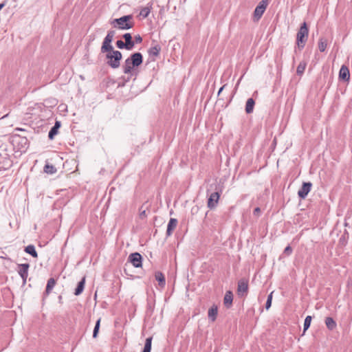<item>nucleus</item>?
Here are the masks:
<instances>
[{
    "mask_svg": "<svg viewBox=\"0 0 352 352\" xmlns=\"http://www.w3.org/2000/svg\"><path fill=\"white\" fill-rule=\"evenodd\" d=\"M143 63V56L140 52H135L132 54L124 61L122 65L123 72L125 74H133V69L138 67Z\"/></svg>",
    "mask_w": 352,
    "mask_h": 352,
    "instance_id": "obj_1",
    "label": "nucleus"
},
{
    "mask_svg": "<svg viewBox=\"0 0 352 352\" xmlns=\"http://www.w3.org/2000/svg\"><path fill=\"white\" fill-rule=\"evenodd\" d=\"M111 24L120 30H129L134 26L133 16L131 14L122 16L111 21Z\"/></svg>",
    "mask_w": 352,
    "mask_h": 352,
    "instance_id": "obj_2",
    "label": "nucleus"
},
{
    "mask_svg": "<svg viewBox=\"0 0 352 352\" xmlns=\"http://www.w3.org/2000/svg\"><path fill=\"white\" fill-rule=\"evenodd\" d=\"M105 53L107 65L112 69H118L120 66V61L122 58V53L113 49Z\"/></svg>",
    "mask_w": 352,
    "mask_h": 352,
    "instance_id": "obj_3",
    "label": "nucleus"
},
{
    "mask_svg": "<svg viewBox=\"0 0 352 352\" xmlns=\"http://www.w3.org/2000/svg\"><path fill=\"white\" fill-rule=\"evenodd\" d=\"M308 34L309 30L307 23L304 22L301 25L296 36V44L300 50L305 47V43L308 38Z\"/></svg>",
    "mask_w": 352,
    "mask_h": 352,
    "instance_id": "obj_4",
    "label": "nucleus"
},
{
    "mask_svg": "<svg viewBox=\"0 0 352 352\" xmlns=\"http://www.w3.org/2000/svg\"><path fill=\"white\" fill-rule=\"evenodd\" d=\"M116 32L114 30H109L107 36L104 37L102 45L100 49L101 53H105L107 51H111L113 49L111 42L113 40Z\"/></svg>",
    "mask_w": 352,
    "mask_h": 352,
    "instance_id": "obj_5",
    "label": "nucleus"
},
{
    "mask_svg": "<svg viewBox=\"0 0 352 352\" xmlns=\"http://www.w3.org/2000/svg\"><path fill=\"white\" fill-rule=\"evenodd\" d=\"M267 6V2L265 0H262L258 5L256 7L254 12V16L256 20L261 19L262 15L263 14L265 10H266Z\"/></svg>",
    "mask_w": 352,
    "mask_h": 352,
    "instance_id": "obj_6",
    "label": "nucleus"
},
{
    "mask_svg": "<svg viewBox=\"0 0 352 352\" xmlns=\"http://www.w3.org/2000/svg\"><path fill=\"white\" fill-rule=\"evenodd\" d=\"M248 291V282L245 279L239 280L237 285V294L243 297L247 295Z\"/></svg>",
    "mask_w": 352,
    "mask_h": 352,
    "instance_id": "obj_7",
    "label": "nucleus"
},
{
    "mask_svg": "<svg viewBox=\"0 0 352 352\" xmlns=\"http://www.w3.org/2000/svg\"><path fill=\"white\" fill-rule=\"evenodd\" d=\"M128 260L135 267H142V256L138 252L131 253L128 258Z\"/></svg>",
    "mask_w": 352,
    "mask_h": 352,
    "instance_id": "obj_8",
    "label": "nucleus"
},
{
    "mask_svg": "<svg viewBox=\"0 0 352 352\" xmlns=\"http://www.w3.org/2000/svg\"><path fill=\"white\" fill-rule=\"evenodd\" d=\"M312 186L311 182H303L301 188L298 192V195L300 199H305L310 192Z\"/></svg>",
    "mask_w": 352,
    "mask_h": 352,
    "instance_id": "obj_9",
    "label": "nucleus"
},
{
    "mask_svg": "<svg viewBox=\"0 0 352 352\" xmlns=\"http://www.w3.org/2000/svg\"><path fill=\"white\" fill-rule=\"evenodd\" d=\"M220 195L218 192H214L210 194L208 199V207L210 209H213L216 207L219 199Z\"/></svg>",
    "mask_w": 352,
    "mask_h": 352,
    "instance_id": "obj_10",
    "label": "nucleus"
},
{
    "mask_svg": "<svg viewBox=\"0 0 352 352\" xmlns=\"http://www.w3.org/2000/svg\"><path fill=\"white\" fill-rule=\"evenodd\" d=\"M177 225V220L176 219L171 218L169 220V222L167 226V230H166V236H170L172 234L173 231L176 228Z\"/></svg>",
    "mask_w": 352,
    "mask_h": 352,
    "instance_id": "obj_11",
    "label": "nucleus"
},
{
    "mask_svg": "<svg viewBox=\"0 0 352 352\" xmlns=\"http://www.w3.org/2000/svg\"><path fill=\"white\" fill-rule=\"evenodd\" d=\"M123 38L124 39L125 45H126L127 50H131L135 45V42L132 40V36L130 33H125L123 35Z\"/></svg>",
    "mask_w": 352,
    "mask_h": 352,
    "instance_id": "obj_12",
    "label": "nucleus"
},
{
    "mask_svg": "<svg viewBox=\"0 0 352 352\" xmlns=\"http://www.w3.org/2000/svg\"><path fill=\"white\" fill-rule=\"evenodd\" d=\"M339 78L344 80H349L350 78V72L348 67L342 65L340 69Z\"/></svg>",
    "mask_w": 352,
    "mask_h": 352,
    "instance_id": "obj_13",
    "label": "nucleus"
},
{
    "mask_svg": "<svg viewBox=\"0 0 352 352\" xmlns=\"http://www.w3.org/2000/svg\"><path fill=\"white\" fill-rule=\"evenodd\" d=\"M232 300H233V294L231 291H227L226 292V294L224 296L223 298V304L227 307L229 308L232 305Z\"/></svg>",
    "mask_w": 352,
    "mask_h": 352,
    "instance_id": "obj_14",
    "label": "nucleus"
},
{
    "mask_svg": "<svg viewBox=\"0 0 352 352\" xmlns=\"http://www.w3.org/2000/svg\"><path fill=\"white\" fill-rule=\"evenodd\" d=\"M60 127V122L56 121L52 126L48 133V138L50 140H53L54 136L58 133V129Z\"/></svg>",
    "mask_w": 352,
    "mask_h": 352,
    "instance_id": "obj_15",
    "label": "nucleus"
},
{
    "mask_svg": "<svg viewBox=\"0 0 352 352\" xmlns=\"http://www.w3.org/2000/svg\"><path fill=\"white\" fill-rule=\"evenodd\" d=\"M255 101L253 98H248L245 104V112L250 114L253 112Z\"/></svg>",
    "mask_w": 352,
    "mask_h": 352,
    "instance_id": "obj_16",
    "label": "nucleus"
},
{
    "mask_svg": "<svg viewBox=\"0 0 352 352\" xmlns=\"http://www.w3.org/2000/svg\"><path fill=\"white\" fill-rule=\"evenodd\" d=\"M217 314H218L217 307L212 306L208 310V318L211 321L214 322L217 318Z\"/></svg>",
    "mask_w": 352,
    "mask_h": 352,
    "instance_id": "obj_17",
    "label": "nucleus"
},
{
    "mask_svg": "<svg viewBox=\"0 0 352 352\" xmlns=\"http://www.w3.org/2000/svg\"><path fill=\"white\" fill-rule=\"evenodd\" d=\"M155 277L156 280L158 281V284L160 287H163L165 286L166 280L164 275L161 272H155Z\"/></svg>",
    "mask_w": 352,
    "mask_h": 352,
    "instance_id": "obj_18",
    "label": "nucleus"
},
{
    "mask_svg": "<svg viewBox=\"0 0 352 352\" xmlns=\"http://www.w3.org/2000/svg\"><path fill=\"white\" fill-rule=\"evenodd\" d=\"M85 284V277H83L82 280L78 283V285L75 289L74 294L76 296L80 295L84 290Z\"/></svg>",
    "mask_w": 352,
    "mask_h": 352,
    "instance_id": "obj_19",
    "label": "nucleus"
},
{
    "mask_svg": "<svg viewBox=\"0 0 352 352\" xmlns=\"http://www.w3.org/2000/svg\"><path fill=\"white\" fill-rule=\"evenodd\" d=\"M30 265L28 263H23L19 265V274L20 276H24L28 274V269H29Z\"/></svg>",
    "mask_w": 352,
    "mask_h": 352,
    "instance_id": "obj_20",
    "label": "nucleus"
},
{
    "mask_svg": "<svg viewBox=\"0 0 352 352\" xmlns=\"http://www.w3.org/2000/svg\"><path fill=\"white\" fill-rule=\"evenodd\" d=\"M55 285H56V280L54 278H50L47 280V286H46V289H45V294L47 295H48L52 292V290L54 287Z\"/></svg>",
    "mask_w": 352,
    "mask_h": 352,
    "instance_id": "obj_21",
    "label": "nucleus"
},
{
    "mask_svg": "<svg viewBox=\"0 0 352 352\" xmlns=\"http://www.w3.org/2000/svg\"><path fill=\"white\" fill-rule=\"evenodd\" d=\"M325 324L329 330H333L336 327V322L331 317L325 318Z\"/></svg>",
    "mask_w": 352,
    "mask_h": 352,
    "instance_id": "obj_22",
    "label": "nucleus"
},
{
    "mask_svg": "<svg viewBox=\"0 0 352 352\" xmlns=\"http://www.w3.org/2000/svg\"><path fill=\"white\" fill-rule=\"evenodd\" d=\"M25 252L30 254L34 258L38 257V254L35 250V247L33 245H29L25 248Z\"/></svg>",
    "mask_w": 352,
    "mask_h": 352,
    "instance_id": "obj_23",
    "label": "nucleus"
},
{
    "mask_svg": "<svg viewBox=\"0 0 352 352\" xmlns=\"http://www.w3.org/2000/svg\"><path fill=\"white\" fill-rule=\"evenodd\" d=\"M160 50H161L160 46L159 45H156L155 46L151 47L148 50V54L151 56H157L159 55Z\"/></svg>",
    "mask_w": 352,
    "mask_h": 352,
    "instance_id": "obj_24",
    "label": "nucleus"
},
{
    "mask_svg": "<svg viewBox=\"0 0 352 352\" xmlns=\"http://www.w3.org/2000/svg\"><path fill=\"white\" fill-rule=\"evenodd\" d=\"M44 172L48 174H54L56 172V168L52 164H46L44 166Z\"/></svg>",
    "mask_w": 352,
    "mask_h": 352,
    "instance_id": "obj_25",
    "label": "nucleus"
},
{
    "mask_svg": "<svg viewBox=\"0 0 352 352\" xmlns=\"http://www.w3.org/2000/svg\"><path fill=\"white\" fill-rule=\"evenodd\" d=\"M152 344V337L147 338L146 339L145 344L142 352H151Z\"/></svg>",
    "mask_w": 352,
    "mask_h": 352,
    "instance_id": "obj_26",
    "label": "nucleus"
},
{
    "mask_svg": "<svg viewBox=\"0 0 352 352\" xmlns=\"http://www.w3.org/2000/svg\"><path fill=\"white\" fill-rule=\"evenodd\" d=\"M327 45V39H324L323 38H320L319 42H318V48L321 52H323L325 51Z\"/></svg>",
    "mask_w": 352,
    "mask_h": 352,
    "instance_id": "obj_27",
    "label": "nucleus"
},
{
    "mask_svg": "<svg viewBox=\"0 0 352 352\" xmlns=\"http://www.w3.org/2000/svg\"><path fill=\"white\" fill-rule=\"evenodd\" d=\"M306 65L307 64L305 62H300L299 63L296 69V73L298 75H302L304 73L306 68Z\"/></svg>",
    "mask_w": 352,
    "mask_h": 352,
    "instance_id": "obj_28",
    "label": "nucleus"
},
{
    "mask_svg": "<svg viewBox=\"0 0 352 352\" xmlns=\"http://www.w3.org/2000/svg\"><path fill=\"white\" fill-rule=\"evenodd\" d=\"M100 321H101V319L99 318L96 322V324H95V327L94 329V331H93V338H96L98 336L100 326Z\"/></svg>",
    "mask_w": 352,
    "mask_h": 352,
    "instance_id": "obj_29",
    "label": "nucleus"
},
{
    "mask_svg": "<svg viewBox=\"0 0 352 352\" xmlns=\"http://www.w3.org/2000/svg\"><path fill=\"white\" fill-rule=\"evenodd\" d=\"M311 320H312V318L311 316H307L305 318V322H304V329H303L304 333L309 328Z\"/></svg>",
    "mask_w": 352,
    "mask_h": 352,
    "instance_id": "obj_30",
    "label": "nucleus"
},
{
    "mask_svg": "<svg viewBox=\"0 0 352 352\" xmlns=\"http://www.w3.org/2000/svg\"><path fill=\"white\" fill-rule=\"evenodd\" d=\"M151 12V9L148 7L142 8L140 10V14L143 16V18H146Z\"/></svg>",
    "mask_w": 352,
    "mask_h": 352,
    "instance_id": "obj_31",
    "label": "nucleus"
},
{
    "mask_svg": "<svg viewBox=\"0 0 352 352\" xmlns=\"http://www.w3.org/2000/svg\"><path fill=\"white\" fill-rule=\"evenodd\" d=\"M272 294L273 292H271L269 296H267V299L265 303V308L266 309H269L270 307L272 305Z\"/></svg>",
    "mask_w": 352,
    "mask_h": 352,
    "instance_id": "obj_32",
    "label": "nucleus"
},
{
    "mask_svg": "<svg viewBox=\"0 0 352 352\" xmlns=\"http://www.w3.org/2000/svg\"><path fill=\"white\" fill-rule=\"evenodd\" d=\"M116 46L119 49H126V50H127L126 45H125L124 42H123L122 40L117 41Z\"/></svg>",
    "mask_w": 352,
    "mask_h": 352,
    "instance_id": "obj_33",
    "label": "nucleus"
},
{
    "mask_svg": "<svg viewBox=\"0 0 352 352\" xmlns=\"http://www.w3.org/2000/svg\"><path fill=\"white\" fill-rule=\"evenodd\" d=\"M146 216V209H144V206H142L140 208V217L141 219H144Z\"/></svg>",
    "mask_w": 352,
    "mask_h": 352,
    "instance_id": "obj_34",
    "label": "nucleus"
},
{
    "mask_svg": "<svg viewBox=\"0 0 352 352\" xmlns=\"http://www.w3.org/2000/svg\"><path fill=\"white\" fill-rule=\"evenodd\" d=\"M292 249L289 245H287L284 250V253L287 255H290L292 254Z\"/></svg>",
    "mask_w": 352,
    "mask_h": 352,
    "instance_id": "obj_35",
    "label": "nucleus"
},
{
    "mask_svg": "<svg viewBox=\"0 0 352 352\" xmlns=\"http://www.w3.org/2000/svg\"><path fill=\"white\" fill-rule=\"evenodd\" d=\"M142 41V38L140 35H136L135 36V41L134 42L136 43H140Z\"/></svg>",
    "mask_w": 352,
    "mask_h": 352,
    "instance_id": "obj_36",
    "label": "nucleus"
},
{
    "mask_svg": "<svg viewBox=\"0 0 352 352\" xmlns=\"http://www.w3.org/2000/svg\"><path fill=\"white\" fill-rule=\"evenodd\" d=\"M260 212H261V209L258 207L256 208L253 211L254 215H258Z\"/></svg>",
    "mask_w": 352,
    "mask_h": 352,
    "instance_id": "obj_37",
    "label": "nucleus"
},
{
    "mask_svg": "<svg viewBox=\"0 0 352 352\" xmlns=\"http://www.w3.org/2000/svg\"><path fill=\"white\" fill-rule=\"evenodd\" d=\"M340 243H342V244H344V243H346L345 236H342L340 238Z\"/></svg>",
    "mask_w": 352,
    "mask_h": 352,
    "instance_id": "obj_38",
    "label": "nucleus"
},
{
    "mask_svg": "<svg viewBox=\"0 0 352 352\" xmlns=\"http://www.w3.org/2000/svg\"><path fill=\"white\" fill-rule=\"evenodd\" d=\"M28 274H27V275H24V276H23H23H21V278H22V279H23V283H25L26 280H27V278H28Z\"/></svg>",
    "mask_w": 352,
    "mask_h": 352,
    "instance_id": "obj_39",
    "label": "nucleus"
},
{
    "mask_svg": "<svg viewBox=\"0 0 352 352\" xmlns=\"http://www.w3.org/2000/svg\"><path fill=\"white\" fill-rule=\"evenodd\" d=\"M226 87V85H223V86H222V87L219 89V91H218V95H219V94H220V93H221V92H222V91H223V89H224V87Z\"/></svg>",
    "mask_w": 352,
    "mask_h": 352,
    "instance_id": "obj_40",
    "label": "nucleus"
},
{
    "mask_svg": "<svg viewBox=\"0 0 352 352\" xmlns=\"http://www.w3.org/2000/svg\"><path fill=\"white\" fill-rule=\"evenodd\" d=\"M5 6V3H0V10Z\"/></svg>",
    "mask_w": 352,
    "mask_h": 352,
    "instance_id": "obj_41",
    "label": "nucleus"
},
{
    "mask_svg": "<svg viewBox=\"0 0 352 352\" xmlns=\"http://www.w3.org/2000/svg\"><path fill=\"white\" fill-rule=\"evenodd\" d=\"M5 6V3H0V10Z\"/></svg>",
    "mask_w": 352,
    "mask_h": 352,
    "instance_id": "obj_42",
    "label": "nucleus"
}]
</instances>
